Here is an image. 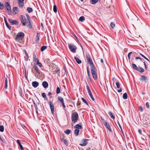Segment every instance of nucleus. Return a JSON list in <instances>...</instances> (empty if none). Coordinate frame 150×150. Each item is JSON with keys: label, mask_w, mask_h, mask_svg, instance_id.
Here are the masks:
<instances>
[{"label": "nucleus", "mask_w": 150, "mask_h": 150, "mask_svg": "<svg viewBox=\"0 0 150 150\" xmlns=\"http://www.w3.org/2000/svg\"><path fill=\"white\" fill-rule=\"evenodd\" d=\"M98 1V0H91V3L92 4H94L96 3Z\"/></svg>", "instance_id": "obj_32"}, {"label": "nucleus", "mask_w": 150, "mask_h": 150, "mask_svg": "<svg viewBox=\"0 0 150 150\" xmlns=\"http://www.w3.org/2000/svg\"><path fill=\"white\" fill-rule=\"evenodd\" d=\"M17 143H18V144L19 145L21 144L19 140H18V139L17 140Z\"/></svg>", "instance_id": "obj_53"}, {"label": "nucleus", "mask_w": 150, "mask_h": 150, "mask_svg": "<svg viewBox=\"0 0 150 150\" xmlns=\"http://www.w3.org/2000/svg\"><path fill=\"white\" fill-rule=\"evenodd\" d=\"M81 99L82 101L84 102L87 105H88V103L86 100L83 98H81Z\"/></svg>", "instance_id": "obj_36"}, {"label": "nucleus", "mask_w": 150, "mask_h": 150, "mask_svg": "<svg viewBox=\"0 0 150 150\" xmlns=\"http://www.w3.org/2000/svg\"><path fill=\"white\" fill-rule=\"evenodd\" d=\"M33 67L35 68V70L37 72L39 73H40V71L38 69V67L36 65H34L33 66Z\"/></svg>", "instance_id": "obj_24"}, {"label": "nucleus", "mask_w": 150, "mask_h": 150, "mask_svg": "<svg viewBox=\"0 0 150 150\" xmlns=\"http://www.w3.org/2000/svg\"><path fill=\"white\" fill-rule=\"evenodd\" d=\"M145 59H146L147 61H148L149 62V59L147 58H146V57L144 58Z\"/></svg>", "instance_id": "obj_63"}, {"label": "nucleus", "mask_w": 150, "mask_h": 150, "mask_svg": "<svg viewBox=\"0 0 150 150\" xmlns=\"http://www.w3.org/2000/svg\"><path fill=\"white\" fill-rule=\"evenodd\" d=\"M27 10L29 13L32 12L33 11L32 8L29 7H28Z\"/></svg>", "instance_id": "obj_28"}, {"label": "nucleus", "mask_w": 150, "mask_h": 150, "mask_svg": "<svg viewBox=\"0 0 150 150\" xmlns=\"http://www.w3.org/2000/svg\"><path fill=\"white\" fill-rule=\"evenodd\" d=\"M18 9L17 7H14L13 8V12L14 14H16L17 13H18Z\"/></svg>", "instance_id": "obj_18"}, {"label": "nucleus", "mask_w": 150, "mask_h": 150, "mask_svg": "<svg viewBox=\"0 0 150 150\" xmlns=\"http://www.w3.org/2000/svg\"><path fill=\"white\" fill-rule=\"evenodd\" d=\"M108 114L110 115V117L111 118H112L113 119H114L115 118V117L113 115V114L111 112H109Z\"/></svg>", "instance_id": "obj_29"}, {"label": "nucleus", "mask_w": 150, "mask_h": 150, "mask_svg": "<svg viewBox=\"0 0 150 150\" xmlns=\"http://www.w3.org/2000/svg\"><path fill=\"white\" fill-rule=\"evenodd\" d=\"M42 96L43 98H46V96L45 94V93H42Z\"/></svg>", "instance_id": "obj_44"}, {"label": "nucleus", "mask_w": 150, "mask_h": 150, "mask_svg": "<svg viewBox=\"0 0 150 150\" xmlns=\"http://www.w3.org/2000/svg\"><path fill=\"white\" fill-rule=\"evenodd\" d=\"M144 65L145 66V67L146 69H147V67L146 66V64L145 63V62H144Z\"/></svg>", "instance_id": "obj_55"}, {"label": "nucleus", "mask_w": 150, "mask_h": 150, "mask_svg": "<svg viewBox=\"0 0 150 150\" xmlns=\"http://www.w3.org/2000/svg\"><path fill=\"white\" fill-rule=\"evenodd\" d=\"M37 62V64H38L39 66L40 67H42V64L39 61H38Z\"/></svg>", "instance_id": "obj_45"}, {"label": "nucleus", "mask_w": 150, "mask_h": 150, "mask_svg": "<svg viewBox=\"0 0 150 150\" xmlns=\"http://www.w3.org/2000/svg\"><path fill=\"white\" fill-rule=\"evenodd\" d=\"M101 119L102 120H103V122H104V124L105 123V121L104 120L102 117H101Z\"/></svg>", "instance_id": "obj_62"}, {"label": "nucleus", "mask_w": 150, "mask_h": 150, "mask_svg": "<svg viewBox=\"0 0 150 150\" xmlns=\"http://www.w3.org/2000/svg\"><path fill=\"white\" fill-rule=\"evenodd\" d=\"M85 20L84 17L83 16H82L80 17L79 19V21L81 22H83Z\"/></svg>", "instance_id": "obj_27"}, {"label": "nucleus", "mask_w": 150, "mask_h": 150, "mask_svg": "<svg viewBox=\"0 0 150 150\" xmlns=\"http://www.w3.org/2000/svg\"><path fill=\"white\" fill-rule=\"evenodd\" d=\"M4 7V5L0 2V9H3Z\"/></svg>", "instance_id": "obj_40"}, {"label": "nucleus", "mask_w": 150, "mask_h": 150, "mask_svg": "<svg viewBox=\"0 0 150 150\" xmlns=\"http://www.w3.org/2000/svg\"><path fill=\"white\" fill-rule=\"evenodd\" d=\"M110 25L112 28H113L115 26V24L113 22H111L110 24Z\"/></svg>", "instance_id": "obj_42"}, {"label": "nucleus", "mask_w": 150, "mask_h": 150, "mask_svg": "<svg viewBox=\"0 0 150 150\" xmlns=\"http://www.w3.org/2000/svg\"><path fill=\"white\" fill-rule=\"evenodd\" d=\"M24 36V33L23 32H21L17 35L15 40H18L20 39L21 37H23Z\"/></svg>", "instance_id": "obj_10"}, {"label": "nucleus", "mask_w": 150, "mask_h": 150, "mask_svg": "<svg viewBox=\"0 0 150 150\" xmlns=\"http://www.w3.org/2000/svg\"><path fill=\"white\" fill-rule=\"evenodd\" d=\"M91 69L93 78L95 80H96L97 78V73L95 71L94 67H91Z\"/></svg>", "instance_id": "obj_3"}, {"label": "nucleus", "mask_w": 150, "mask_h": 150, "mask_svg": "<svg viewBox=\"0 0 150 150\" xmlns=\"http://www.w3.org/2000/svg\"><path fill=\"white\" fill-rule=\"evenodd\" d=\"M116 84L117 86V87L118 88H120V85L118 82H116Z\"/></svg>", "instance_id": "obj_43"}, {"label": "nucleus", "mask_w": 150, "mask_h": 150, "mask_svg": "<svg viewBox=\"0 0 150 150\" xmlns=\"http://www.w3.org/2000/svg\"><path fill=\"white\" fill-rule=\"evenodd\" d=\"M20 18L21 19V21L23 24V25L24 26L27 25V21H26V18L25 17L22 15H21L20 16Z\"/></svg>", "instance_id": "obj_7"}, {"label": "nucleus", "mask_w": 150, "mask_h": 150, "mask_svg": "<svg viewBox=\"0 0 150 150\" xmlns=\"http://www.w3.org/2000/svg\"><path fill=\"white\" fill-rule=\"evenodd\" d=\"M88 90V93L91 92V91L90 89H89V90Z\"/></svg>", "instance_id": "obj_64"}, {"label": "nucleus", "mask_w": 150, "mask_h": 150, "mask_svg": "<svg viewBox=\"0 0 150 150\" xmlns=\"http://www.w3.org/2000/svg\"><path fill=\"white\" fill-rule=\"evenodd\" d=\"M48 103L50 105L51 112L52 114H54V105L53 104L52 102L50 100L48 101Z\"/></svg>", "instance_id": "obj_8"}, {"label": "nucleus", "mask_w": 150, "mask_h": 150, "mask_svg": "<svg viewBox=\"0 0 150 150\" xmlns=\"http://www.w3.org/2000/svg\"><path fill=\"white\" fill-rule=\"evenodd\" d=\"M0 139L3 142H5V139L4 138H3V137L1 138L0 137Z\"/></svg>", "instance_id": "obj_46"}, {"label": "nucleus", "mask_w": 150, "mask_h": 150, "mask_svg": "<svg viewBox=\"0 0 150 150\" xmlns=\"http://www.w3.org/2000/svg\"><path fill=\"white\" fill-rule=\"evenodd\" d=\"M62 106H63V107H64V108H65L66 107H65V105L64 102V103H62Z\"/></svg>", "instance_id": "obj_60"}, {"label": "nucleus", "mask_w": 150, "mask_h": 150, "mask_svg": "<svg viewBox=\"0 0 150 150\" xmlns=\"http://www.w3.org/2000/svg\"><path fill=\"white\" fill-rule=\"evenodd\" d=\"M71 132V130L69 129H67L66 131H65L64 132L66 134H69Z\"/></svg>", "instance_id": "obj_41"}, {"label": "nucleus", "mask_w": 150, "mask_h": 150, "mask_svg": "<svg viewBox=\"0 0 150 150\" xmlns=\"http://www.w3.org/2000/svg\"><path fill=\"white\" fill-rule=\"evenodd\" d=\"M87 140V139H86L82 140L81 142V143L80 144V145L82 146H86L88 143Z\"/></svg>", "instance_id": "obj_12"}, {"label": "nucleus", "mask_w": 150, "mask_h": 150, "mask_svg": "<svg viewBox=\"0 0 150 150\" xmlns=\"http://www.w3.org/2000/svg\"><path fill=\"white\" fill-rule=\"evenodd\" d=\"M32 86L34 88L37 87L39 85V83L36 81H34L32 82Z\"/></svg>", "instance_id": "obj_16"}, {"label": "nucleus", "mask_w": 150, "mask_h": 150, "mask_svg": "<svg viewBox=\"0 0 150 150\" xmlns=\"http://www.w3.org/2000/svg\"><path fill=\"white\" fill-rule=\"evenodd\" d=\"M74 59L78 64H79L81 63V61L80 60L79 58L76 57H74Z\"/></svg>", "instance_id": "obj_23"}, {"label": "nucleus", "mask_w": 150, "mask_h": 150, "mask_svg": "<svg viewBox=\"0 0 150 150\" xmlns=\"http://www.w3.org/2000/svg\"><path fill=\"white\" fill-rule=\"evenodd\" d=\"M47 48L46 46H42L41 48V51H43L44 50L46 49Z\"/></svg>", "instance_id": "obj_33"}, {"label": "nucleus", "mask_w": 150, "mask_h": 150, "mask_svg": "<svg viewBox=\"0 0 150 150\" xmlns=\"http://www.w3.org/2000/svg\"><path fill=\"white\" fill-rule=\"evenodd\" d=\"M139 108L140 111L142 112L143 111V108L142 107V106H139Z\"/></svg>", "instance_id": "obj_51"}, {"label": "nucleus", "mask_w": 150, "mask_h": 150, "mask_svg": "<svg viewBox=\"0 0 150 150\" xmlns=\"http://www.w3.org/2000/svg\"><path fill=\"white\" fill-rule=\"evenodd\" d=\"M132 66L133 68L134 69L137 70L138 67H137V66H136V65L135 64H132Z\"/></svg>", "instance_id": "obj_34"}, {"label": "nucleus", "mask_w": 150, "mask_h": 150, "mask_svg": "<svg viewBox=\"0 0 150 150\" xmlns=\"http://www.w3.org/2000/svg\"><path fill=\"white\" fill-rule=\"evenodd\" d=\"M39 37L40 36L39 35V34L38 33H37V36L36 38V41L38 42L39 40Z\"/></svg>", "instance_id": "obj_39"}, {"label": "nucleus", "mask_w": 150, "mask_h": 150, "mask_svg": "<svg viewBox=\"0 0 150 150\" xmlns=\"http://www.w3.org/2000/svg\"><path fill=\"white\" fill-rule=\"evenodd\" d=\"M104 124V125L106 126L109 131L110 132H111L112 131V130L110 126L106 121H105V123Z\"/></svg>", "instance_id": "obj_13"}, {"label": "nucleus", "mask_w": 150, "mask_h": 150, "mask_svg": "<svg viewBox=\"0 0 150 150\" xmlns=\"http://www.w3.org/2000/svg\"><path fill=\"white\" fill-rule=\"evenodd\" d=\"M122 91V88H121L119 90H118L117 91L118 92H121Z\"/></svg>", "instance_id": "obj_56"}, {"label": "nucleus", "mask_w": 150, "mask_h": 150, "mask_svg": "<svg viewBox=\"0 0 150 150\" xmlns=\"http://www.w3.org/2000/svg\"><path fill=\"white\" fill-rule=\"evenodd\" d=\"M87 73H88V77H89V79H90L91 78L90 76V75L89 74V70H88V67H87Z\"/></svg>", "instance_id": "obj_47"}, {"label": "nucleus", "mask_w": 150, "mask_h": 150, "mask_svg": "<svg viewBox=\"0 0 150 150\" xmlns=\"http://www.w3.org/2000/svg\"><path fill=\"white\" fill-rule=\"evenodd\" d=\"M82 128V126L80 123L77 124L74 126V128L76 129L74 131V133L76 136H77L79 134V129H81Z\"/></svg>", "instance_id": "obj_1"}, {"label": "nucleus", "mask_w": 150, "mask_h": 150, "mask_svg": "<svg viewBox=\"0 0 150 150\" xmlns=\"http://www.w3.org/2000/svg\"><path fill=\"white\" fill-rule=\"evenodd\" d=\"M0 131L1 132H3L4 131V127L3 125L0 126Z\"/></svg>", "instance_id": "obj_38"}, {"label": "nucleus", "mask_w": 150, "mask_h": 150, "mask_svg": "<svg viewBox=\"0 0 150 150\" xmlns=\"http://www.w3.org/2000/svg\"><path fill=\"white\" fill-rule=\"evenodd\" d=\"M140 54L142 57H144V58L146 57H145L144 55H143V54H142L141 53H140Z\"/></svg>", "instance_id": "obj_58"}, {"label": "nucleus", "mask_w": 150, "mask_h": 150, "mask_svg": "<svg viewBox=\"0 0 150 150\" xmlns=\"http://www.w3.org/2000/svg\"><path fill=\"white\" fill-rule=\"evenodd\" d=\"M4 21H5L6 25L7 27V28H8L10 30H11V27L9 26L8 25V23H7V21H6V20L5 17H4Z\"/></svg>", "instance_id": "obj_31"}, {"label": "nucleus", "mask_w": 150, "mask_h": 150, "mask_svg": "<svg viewBox=\"0 0 150 150\" xmlns=\"http://www.w3.org/2000/svg\"><path fill=\"white\" fill-rule=\"evenodd\" d=\"M33 61L35 62H37L39 61L38 59L37 58L35 54H33Z\"/></svg>", "instance_id": "obj_20"}, {"label": "nucleus", "mask_w": 150, "mask_h": 150, "mask_svg": "<svg viewBox=\"0 0 150 150\" xmlns=\"http://www.w3.org/2000/svg\"><path fill=\"white\" fill-rule=\"evenodd\" d=\"M78 115L76 112H75L71 115V119L72 121L74 123L77 122L78 119Z\"/></svg>", "instance_id": "obj_2"}, {"label": "nucleus", "mask_w": 150, "mask_h": 150, "mask_svg": "<svg viewBox=\"0 0 150 150\" xmlns=\"http://www.w3.org/2000/svg\"><path fill=\"white\" fill-rule=\"evenodd\" d=\"M135 59H140V60L141 61H142V59L140 58L139 57H135Z\"/></svg>", "instance_id": "obj_57"}, {"label": "nucleus", "mask_w": 150, "mask_h": 150, "mask_svg": "<svg viewBox=\"0 0 150 150\" xmlns=\"http://www.w3.org/2000/svg\"><path fill=\"white\" fill-rule=\"evenodd\" d=\"M118 123L119 126L120 127L121 130H122V127L118 122Z\"/></svg>", "instance_id": "obj_54"}, {"label": "nucleus", "mask_w": 150, "mask_h": 150, "mask_svg": "<svg viewBox=\"0 0 150 150\" xmlns=\"http://www.w3.org/2000/svg\"><path fill=\"white\" fill-rule=\"evenodd\" d=\"M9 21L12 25H18L19 23V21H15L11 19H9L8 20Z\"/></svg>", "instance_id": "obj_11"}, {"label": "nucleus", "mask_w": 150, "mask_h": 150, "mask_svg": "<svg viewBox=\"0 0 150 150\" xmlns=\"http://www.w3.org/2000/svg\"><path fill=\"white\" fill-rule=\"evenodd\" d=\"M24 0H18V4L19 5V6L20 7L22 8L23 6V1Z\"/></svg>", "instance_id": "obj_15"}, {"label": "nucleus", "mask_w": 150, "mask_h": 150, "mask_svg": "<svg viewBox=\"0 0 150 150\" xmlns=\"http://www.w3.org/2000/svg\"><path fill=\"white\" fill-rule=\"evenodd\" d=\"M42 85L44 88H47L48 86V83L45 81H44L42 83Z\"/></svg>", "instance_id": "obj_19"}, {"label": "nucleus", "mask_w": 150, "mask_h": 150, "mask_svg": "<svg viewBox=\"0 0 150 150\" xmlns=\"http://www.w3.org/2000/svg\"><path fill=\"white\" fill-rule=\"evenodd\" d=\"M21 150H24V149L21 144L19 145Z\"/></svg>", "instance_id": "obj_52"}, {"label": "nucleus", "mask_w": 150, "mask_h": 150, "mask_svg": "<svg viewBox=\"0 0 150 150\" xmlns=\"http://www.w3.org/2000/svg\"><path fill=\"white\" fill-rule=\"evenodd\" d=\"M26 16L27 18L28 21L27 22V27L30 28L31 27V25L30 23V16L28 15V14H26Z\"/></svg>", "instance_id": "obj_9"}, {"label": "nucleus", "mask_w": 150, "mask_h": 150, "mask_svg": "<svg viewBox=\"0 0 150 150\" xmlns=\"http://www.w3.org/2000/svg\"><path fill=\"white\" fill-rule=\"evenodd\" d=\"M132 53V52H130L128 54V59H130V55H131V54Z\"/></svg>", "instance_id": "obj_48"}, {"label": "nucleus", "mask_w": 150, "mask_h": 150, "mask_svg": "<svg viewBox=\"0 0 150 150\" xmlns=\"http://www.w3.org/2000/svg\"><path fill=\"white\" fill-rule=\"evenodd\" d=\"M86 88L87 90H89V89H90L89 86L88 85L86 86Z\"/></svg>", "instance_id": "obj_61"}, {"label": "nucleus", "mask_w": 150, "mask_h": 150, "mask_svg": "<svg viewBox=\"0 0 150 150\" xmlns=\"http://www.w3.org/2000/svg\"><path fill=\"white\" fill-rule=\"evenodd\" d=\"M5 6L6 8L7 12L9 14H10L11 13V10L9 4L7 2L5 3Z\"/></svg>", "instance_id": "obj_4"}, {"label": "nucleus", "mask_w": 150, "mask_h": 150, "mask_svg": "<svg viewBox=\"0 0 150 150\" xmlns=\"http://www.w3.org/2000/svg\"><path fill=\"white\" fill-rule=\"evenodd\" d=\"M147 79V77L144 75L141 76L140 79L141 81H146Z\"/></svg>", "instance_id": "obj_14"}, {"label": "nucleus", "mask_w": 150, "mask_h": 150, "mask_svg": "<svg viewBox=\"0 0 150 150\" xmlns=\"http://www.w3.org/2000/svg\"><path fill=\"white\" fill-rule=\"evenodd\" d=\"M69 47L71 52L74 53L75 52L76 47L75 45L72 44H69Z\"/></svg>", "instance_id": "obj_5"}, {"label": "nucleus", "mask_w": 150, "mask_h": 150, "mask_svg": "<svg viewBox=\"0 0 150 150\" xmlns=\"http://www.w3.org/2000/svg\"><path fill=\"white\" fill-rule=\"evenodd\" d=\"M86 58L88 63L90 64V66H91V67H94L92 60L90 56H89L86 55Z\"/></svg>", "instance_id": "obj_6"}, {"label": "nucleus", "mask_w": 150, "mask_h": 150, "mask_svg": "<svg viewBox=\"0 0 150 150\" xmlns=\"http://www.w3.org/2000/svg\"><path fill=\"white\" fill-rule=\"evenodd\" d=\"M8 86V79L7 77L6 78L5 81V88H7Z\"/></svg>", "instance_id": "obj_25"}, {"label": "nucleus", "mask_w": 150, "mask_h": 150, "mask_svg": "<svg viewBox=\"0 0 150 150\" xmlns=\"http://www.w3.org/2000/svg\"><path fill=\"white\" fill-rule=\"evenodd\" d=\"M90 98H91V99L93 101H94V100H95L92 94V95H91V96H90Z\"/></svg>", "instance_id": "obj_50"}, {"label": "nucleus", "mask_w": 150, "mask_h": 150, "mask_svg": "<svg viewBox=\"0 0 150 150\" xmlns=\"http://www.w3.org/2000/svg\"><path fill=\"white\" fill-rule=\"evenodd\" d=\"M140 134H142V130L141 129H139L138 130Z\"/></svg>", "instance_id": "obj_59"}, {"label": "nucleus", "mask_w": 150, "mask_h": 150, "mask_svg": "<svg viewBox=\"0 0 150 150\" xmlns=\"http://www.w3.org/2000/svg\"><path fill=\"white\" fill-rule=\"evenodd\" d=\"M137 70L139 71L141 73H142L144 72V70L143 68L141 67H138Z\"/></svg>", "instance_id": "obj_21"}, {"label": "nucleus", "mask_w": 150, "mask_h": 150, "mask_svg": "<svg viewBox=\"0 0 150 150\" xmlns=\"http://www.w3.org/2000/svg\"><path fill=\"white\" fill-rule=\"evenodd\" d=\"M127 93H125L123 94V98L124 99H126L127 98Z\"/></svg>", "instance_id": "obj_30"}, {"label": "nucleus", "mask_w": 150, "mask_h": 150, "mask_svg": "<svg viewBox=\"0 0 150 150\" xmlns=\"http://www.w3.org/2000/svg\"><path fill=\"white\" fill-rule=\"evenodd\" d=\"M146 106L147 108H149V104L148 102H146Z\"/></svg>", "instance_id": "obj_49"}, {"label": "nucleus", "mask_w": 150, "mask_h": 150, "mask_svg": "<svg viewBox=\"0 0 150 150\" xmlns=\"http://www.w3.org/2000/svg\"><path fill=\"white\" fill-rule=\"evenodd\" d=\"M58 100H59L62 103H64V100L61 97L59 96L58 97Z\"/></svg>", "instance_id": "obj_26"}, {"label": "nucleus", "mask_w": 150, "mask_h": 150, "mask_svg": "<svg viewBox=\"0 0 150 150\" xmlns=\"http://www.w3.org/2000/svg\"><path fill=\"white\" fill-rule=\"evenodd\" d=\"M61 141L63 142L67 146L68 145L67 142L64 138L61 139Z\"/></svg>", "instance_id": "obj_22"}, {"label": "nucleus", "mask_w": 150, "mask_h": 150, "mask_svg": "<svg viewBox=\"0 0 150 150\" xmlns=\"http://www.w3.org/2000/svg\"><path fill=\"white\" fill-rule=\"evenodd\" d=\"M149 123V122L146 120H144L143 122L144 126L145 127H147Z\"/></svg>", "instance_id": "obj_17"}, {"label": "nucleus", "mask_w": 150, "mask_h": 150, "mask_svg": "<svg viewBox=\"0 0 150 150\" xmlns=\"http://www.w3.org/2000/svg\"><path fill=\"white\" fill-rule=\"evenodd\" d=\"M53 10L55 13H56L57 12V7L55 5H54L53 6Z\"/></svg>", "instance_id": "obj_37"}, {"label": "nucleus", "mask_w": 150, "mask_h": 150, "mask_svg": "<svg viewBox=\"0 0 150 150\" xmlns=\"http://www.w3.org/2000/svg\"><path fill=\"white\" fill-rule=\"evenodd\" d=\"M61 92L60 89L59 87H57L56 90V93L57 94Z\"/></svg>", "instance_id": "obj_35"}]
</instances>
